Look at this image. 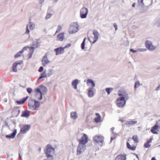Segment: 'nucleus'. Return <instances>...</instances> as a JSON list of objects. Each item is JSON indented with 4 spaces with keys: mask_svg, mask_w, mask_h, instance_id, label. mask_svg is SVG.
<instances>
[{
    "mask_svg": "<svg viewBox=\"0 0 160 160\" xmlns=\"http://www.w3.org/2000/svg\"><path fill=\"white\" fill-rule=\"evenodd\" d=\"M27 90L28 93L30 94L32 91V89L31 88H27Z\"/></svg>",
    "mask_w": 160,
    "mask_h": 160,
    "instance_id": "44",
    "label": "nucleus"
},
{
    "mask_svg": "<svg viewBox=\"0 0 160 160\" xmlns=\"http://www.w3.org/2000/svg\"><path fill=\"white\" fill-rule=\"evenodd\" d=\"M152 140V138H150V139H149V140L147 142L148 143H150L151 142Z\"/></svg>",
    "mask_w": 160,
    "mask_h": 160,
    "instance_id": "61",
    "label": "nucleus"
},
{
    "mask_svg": "<svg viewBox=\"0 0 160 160\" xmlns=\"http://www.w3.org/2000/svg\"><path fill=\"white\" fill-rule=\"evenodd\" d=\"M17 133V130L16 129H15L13 131V132L10 134V135H7L6 136V138H14Z\"/></svg>",
    "mask_w": 160,
    "mask_h": 160,
    "instance_id": "15",
    "label": "nucleus"
},
{
    "mask_svg": "<svg viewBox=\"0 0 160 160\" xmlns=\"http://www.w3.org/2000/svg\"><path fill=\"white\" fill-rule=\"evenodd\" d=\"M46 77V75L45 72L41 73V76L38 78L37 80V82H38L41 79L43 78H45Z\"/></svg>",
    "mask_w": 160,
    "mask_h": 160,
    "instance_id": "32",
    "label": "nucleus"
},
{
    "mask_svg": "<svg viewBox=\"0 0 160 160\" xmlns=\"http://www.w3.org/2000/svg\"><path fill=\"white\" fill-rule=\"evenodd\" d=\"M137 122H138L136 120L133 121L132 120H130L126 122L125 123V124L130 126L135 124L137 123Z\"/></svg>",
    "mask_w": 160,
    "mask_h": 160,
    "instance_id": "19",
    "label": "nucleus"
},
{
    "mask_svg": "<svg viewBox=\"0 0 160 160\" xmlns=\"http://www.w3.org/2000/svg\"><path fill=\"white\" fill-rule=\"evenodd\" d=\"M114 129V128L112 127V128H111V131H112V132L113 134L114 133L113 132V131Z\"/></svg>",
    "mask_w": 160,
    "mask_h": 160,
    "instance_id": "63",
    "label": "nucleus"
},
{
    "mask_svg": "<svg viewBox=\"0 0 160 160\" xmlns=\"http://www.w3.org/2000/svg\"><path fill=\"white\" fill-rule=\"evenodd\" d=\"M40 105V102L36 101V99H31L28 101V106L31 109L37 110Z\"/></svg>",
    "mask_w": 160,
    "mask_h": 160,
    "instance_id": "1",
    "label": "nucleus"
},
{
    "mask_svg": "<svg viewBox=\"0 0 160 160\" xmlns=\"http://www.w3.org/2000/svg\"><path fill=\"white\" fill-rule=\"evenodd\" d=\"M35 91L36 92V93H39V94L42 93L41 91L40 88H37L35 89Z\"/></svg>",
    "mask_w": 160,
    "mask_h": 160,
    "instance_id": "41",
    "label": "nucleus"
},
{
    "mask_svg": "<svg viewBox=\"0 0 160 160\" xmlns=\"http://www.w3.org/2000/svg\"><path fill=\"white\" fill-rule=\"evenodd\" d=\"M42 64L43 66H45L46 64L48 63L49 61L48 60L46 56H45L42 60Z\"/></svg>",
    "mask_w": 160,
    "mask_h": 160,
    "instance_id": "25",
    "label": "nucleus"
},
{
    "mask_svg": "<svg viewBox=\"0 0 160 160\" xmlns=\"http://www.w3.org/2000/svg\"><path fill=\"white\" fill-rule=\"evenodd\" d=\"M22 53V52H21V51L17 53L14 56V58H15L19 57L21 56V54Z\"/></svg>",
    "mask_w": 160,
    "mask_h": 160,
    "instance_id": "40",
    "label": "nucleus"
},
{
    "mask_svg": "<svg viewBox=\"0 0 160 160\" xmlns=\"http://www.w3.org/2000/svg\"><path fill=\"white\" fill-rule=\"evenodd\" d=\"M17 133V130L16 129H15L13 131V132L10 134V135H7L6 136V138H14Z\"/></svg>",
    "mask_w": 160,
    "mask_h": 160,
    "instance_id": "16",
    "label": "nucleus"
},
{
    "mask_svg": "<svg viewBox=\"0 0 160 160\" xmlns=\"http://www.w3.org/2000/svg\"><path fill=\"white\" fill-rule=\"evenodd\" d=\"M27 48H29V47H25L22 49L21 50V52H22V53L25 50H27Z\"/></svg>",
    "mask_w": 160,
    "mask_h": 160,
    "instance_id": "48",
    "label": "nucleus"
},
{
    "mask_svg": "<svg viewBox=\"0 0 160 160\" xmlns=\"http://www.w3.org/2000/svg\"><path fill=\"white\" fill-rule=\"evenodd\" d=\"M22 150L21 149H19L18 151L19 152V158H22V156L21 155Z\"/></svg>",
    "mask_w": 160,
    "mask_h": 160,
    "instance_id": "53",
    "label": "nucleus"
},
{
    "mask_svg": "<svg viewBox=\"0 0 160 160\" xmlns=\"http://www.w3.org/2000/svg\"><path fill=\"white\" fill-rule=\"evenodd\" d=\"M79 25L77 22L72 23L68 29L69 33L73 34L78 31Z\"/></svg>",
    "mask_w": 160,
    "mask_h": 160,
    "instance_id": "2",
    "label": "nucleus"
},
{
    "mask_svg": "<svg viewBox=\"0 0 160 160\" xmlns=\"http://www.w3.org/2000/svg\"><path fill=\"white\" fill-rule=\"evenodd\" d=\"M93 89V88H90L88 89V96L90 98H92L94 96Z\"/></svg>",
    "mask_w": 160,
    "mask_h": 160,
    "instance_id": "22",
    "label": "nucleus"
},
{
    "mask_svg": "<svg viewBox=\"0 0 160 160\" xmlns=\"http://www.w3.org/2000/svg\"><path fill=\"white\" fill-rule=\"evenodd\" d=\"M22 63V62L21 61H17L14 62L13 64L12 71L13 72H17L18 71L17 68V66L18 65H21Z\"/></svg>",
    "mask_w": 160,
    "mask_h": 160,
    "instance_id": "13",
    "label": "nucleus"
},
{
    "mask_svg": "<svg viewBox=\"0 0 160 160\" xmlns=\"http://www.w3.org/2000/svg\"><path fill=\"white\" fill-rule=\"evenodd\" d=\"M43 70V68L42 66H41L39 69L38 70V71L39 72H41Z\"/></svg>",
    "mask_w": 160,
    "mask_h": 160,
    "instance_id": "51",
    "label": "nucleus"
},
{
    "mask_svg": "<svg viewBox=\"0 0 160 160\" xmlns=\"http://www.w3.org/2000/svg\"><path fill=\"white\" fill-rule=\"evenodd\" d=\"M135 5H136V3L135 2L133 3V4L132 5V7H134Z\"/></svg>",
    "mask_w": 160,
    "mask_h": 160,
    "instance_id": "64",
    "label": "nucleus"
},
{
    "mask_svg": "<svg viewBox=\"0 0 160 160\" xmlns=\"http://www.w3.org/2000/svg\"><path fill=\"white\" fill-rule=\"evenodd\" d=\"M57 148V145H55L54 146H52L51 145V153L52 152L54 153L55 152V149Z\"/></svg>",
    "mask_w": 160,
    "mask_h": 160,
    "instance_id": "33",
    "label": "nucleus"
},
{
    "mask_svg": "<svg viewBox=\"0 0 160 160\" xmlns=\"http://www.w3.org/2000/svg\"><path fill=\"white\" fill-rule=\"evenodd\" d=\"M95 121L97 123H99L101 122V116L99 115L98 117L95 118Z\"/></svg>",
    "mask_w": 160,
    "mask_h": 160,
    "instance_id": "36",
    "label": "nucleus"
},
{
    "mask_svg": "<svg viewBox=\"0 0 160 160\" xmlns=\"http://www.w3.org/2000/svg\"><path fill=\"white\" fill-rule=\"evenodd\" d=\"M156 23L157 24V25L159 27H160V20L158 19V20L156 22Z\"/></svg>",
    "mask_w": 160,
    "mask_h": 160,
    "instance_id": "50",
    "label": "nucleus"
},
{
    "mask_svg": "<svg viewBox=\"0 0 160 160\" xmlns=\"http://www.w3.org/2000/svg\"><path fill=\"white\" fill-rule=\"evenodd\" d=\"M118 95L119 96V98L122 99L127 100L129 98L128 94L124 91H119Z\"/></svg>",
    "mask_w": 160,
    "mask_h": 160,
    "instance_id": "4",
    "label": "nucleus"
},
{
    "mask_svg": "<svg viewBox=\"0 0 160 160\" xmlns=\"http://www.w3.org/2000/svg\"><path fill=\"white\" fill-rule=\"evenodd\" d=\"M140 85L139 82L138 81H136L135 83L134 86V89L138 88Z\"/></svg>",
    "mask_w": 160,
    "mask_h": 160,
    "instance_id": "39",
    "label": "nucleus"
},
{
    "mask_svg": "<svg viewBox=\"0 0 160 160\" xmlns=\"http://www.w3.org/2000/svg\"><path fill=\"white\" fill-rule=\"evenodd\" d=\"M17 133V130L16 129H15L13 131V132L10 134V135H7L6 136V138H14Z\"/></svg>",
    "mask_w": 160,
    "mask_h": 160,
    "instance_id": "14",
    "label": "nucleus"
},
{
    "mask_svg": "<svg viewBox=\"0 0 160 160\" xmlns=\"http://www.w3.org/2000/svg\"><path fill=\"white\" fill-rule=\"evenodd\" d=\"M115 138V137H111V141H110V142H111Z\"/></svg>",
    "mask_w": 160,
    "mask_h": 160,
    "instance_id": "62",
    "label": "nucleus"
},
{
    "mask_svg": "<svg viewBox=\"0 0 160 160\" xmlns=\"http://www.w3.org/2000/svg\"><path fill=\"white\" fill-rule=\"evenodd\" d=\"M44 152L47 157H50V144L47 145V148L44 150Z\"/></svg>",
    "mask_w": 160,
    "mask_h": 160,
    "instance_id": "17",
    "label": "nucleus"
},
{
    "mask_svg": "<svg viewBox=\"0 0 160 160\" xmlns=\"http://www.w3.org/2000/svg\"><path fill=\"white\" fill-rule=\"evenodd\" d=\"M28 98V96L23 98L21 99L17 100L16 101L18 105L23 104L27 100Z\"/></svg>",
    "mask_w": 160,
    "mask_h": 160,
    "instance_id": "18",
    "label": "nucleus"
},
{
    "mask_svg": "<svg viewBox=\"0 0 160 160\" xmlns=\"http://www.w3.org/2000/svg\"><path fill=\"white\" fill-rule=\"evenodd\" d=\"M64 38V33L62 32L60 33L57 36L58 40L60 41H62Z\"/></svg>",
    "mask_w": 160,
    "mask_h": 160,
    "instance_id": "24",
    "label": "nucleus"
},
{
    "mask_svg": "<svg viewBox=\"0 0 160 160\" xmlns=\"http://www.w3.org/2000/svg\"><path fill=\"white\" fill-rule=\"evenodd\" d=\"M88 10L86 8H82L80 10V16L82 18H85L87 17L88 13Z\"/></svg>",
    "mask_w": 160,
    "mask_h": 160,
    "instance_id": "5",
    "label": "nucleus"
},
{
    "mask_svg": "<svg viewBox=\"0 0 160 160\" xmlns=\"http://www.w3.org/2000/svg\"><path fill=\"white\" fill-rule=\"evenodd\" d=\"M35 49V47H32L30 48V50L29 52L31 53L32 54H33Z\"/></svg>",
    "mask_w": 160,
    "mask_h": 160,
    "instance_id": "42",
    "label": "nucleus"
},
{
    "mask_svg": "<svg viewBox=\"0 0 160 160\" xmlns=\"http://www.w3.org/2000/svg\"><path fill=\"white\" fill-rule=\"evenodd\" d=\"M94 140L97 143H102L103 141V137L101 135H97L94 137Z\"/></svg>",
    "mask_w": 160,
    "mask_h": 160,
    "instance_id": "12",
    "label": "nucleus"
},
{
    "mask_svg": "<svg viewBox=\"0 0 160 160\" xmlns=\"http://www.w3.org/2000/svg\"><path fill=\"white\" fill-rule=\"evenodd\" d=\"M31 128V126L29 125H25L21 129L20 132L22 134L26 133L29 131Z\"/></svg>",
    "mask_w": 160,
    "mask_h": 160,
    "instance_id": "9",
    "label": "nucleus"
},
{
    "mask_svg": "<svg viewBox=\"0 0 160 160\" xmlns=\"http://www.w3.org/2000/svg\"><path fill=\"white\" fill-rule=\"evenodd\" d=\"M113 26L115 28V30L116 31L118 29V26L116 23H114L113 24Z\"/></svg>",
    "mask_w": 160,
    "mask_h": 160,
    "instance_id": "52",
    "label": "nucleus"
},
{
    "mask_svg": "<svg viewBox=\"0 0 160 160\" xmlns=\"http://www.w3.org/2000/svg\"><path fill=\"white\" fill-rule=\"evenodd\" d=\"M132 139L134 140V141L135 142L138 143V137L137 135H134L132 138Z\"/></svg>",
    "mask_w": 160,
    "mask_h": 160,
    "instance_id": "35",
    "label": "nucleus"
},
{
    "mask_svg": "<svg viewBox=\"0 0 160 160\" xmlns=\"http://www.w3.org/2000/svg\"><path fill=\"white\" fill-rule=\"evenodd\" d=\"M54 50L56 55L62 54L64 52V48L62 47L56 48L54 49Z\"/></svg>",
    "mask_w": 160,
    "mask_h": 160,
    "instance_id": "11",
    "label": "nucleus"
},
{
    "mask_svg": "<svg viewBox=\"0 0 160 160\" xmlns=\"http://www.w3.org/2000/svg\"><path fill=\"white\" fill-rule=\"evenodd\" d=\"M113 90V88H108L106 89V91L107 92L108 94H109L111 91Z\"/></svg>",
    "mask_w": 160,
    "mask_h": 160,
    "instance_id": "38",
    "label": "nucleus"
},
{
    "mask_svg": "<svg viewBox=\"0 0 160 160\" xmlns=\"http://www.w3.org/2000/svg\"><path fill=\"white\" fill-rule=\"evenodd\" d=\"M71 116L72 118L73 119H76L78 117L77 114L76 112H72L71 113Z\"/></svg>",
    "mask_w": 160,
    "mask_h": 160,
    "instance_id": "30",
    "label": "nucleus"
},
{
    "mask_svg": "<svg viewBox=\"0 0 160 160\" xmlns=\"http://www.w3.org/2000/svg\"><path fill=\"white\" fill-rule=\"evenodd\" d=\"M71 46V44H68L67 45H66L65 47H63V48H64V49L65 48H68L69 47H70Z\"/></svg>",
    "mask_w": 160,
    "mask_h": 160,
    "instance_id": "55",
    "label": "nucleus"
},
{
    "mask_svg": "<svg viewBox=\"0 0 160 160\" xmlns=\"http://www.w3.org/2000/svg\"><path fill=\"white\" fill-rule=\"evenodd\" d=\"M115 160H126V157L122 154L119 155L116 157Z\"/></svg>",
    "mask_w": 160,
    "mask_h": 160,
    "instance_id": "26",
    "label": "nucleus"
},
{
    "mask_svg": "<svg viewBox=\"0 0 160 160\" xmlns=\"http://www.w3.org/2000/svg\"><path fill=\"white\" fill-rule=\"evenodd\" d=\"M126 101L119 98H118L117 100V106L120 108H123L125 106Z\"/></svg>",
    "mask_w": 160,
    "mask_h": 160,
    "instance_id": "8",
    "label": "nucleus"
},
{
    "mask_svg": "<svg viewBox=\"0 0 160 160\" xmlns=\"http://www.w3.org/2000/svg\"><path fill=\"white\" fill-rule=\"evenodd\" d=\"M86 149V145L79 143L77 149V155H79L83 153Z\"/></svg>",
    "mask_w": 160,
    "mask_h": 160,
    "instance_id": "3",
    "label": "nucleus"
},
{
    "mask_svg": "<svg viewBox=\"0 0 160 160\" xmlns=\"http://www.w3.org/2000/svg\"><path fill=\"white\" fill-rule=\"evenodd\" d=\"M61 29H62V27H61V26L60 25H59L58 26V27L57 29V30L56 32V33H57L59 32L60 31Z\"/></svg>",
    "mask_w": 160,
    "mask_h": 160,
    "instance_id": "45",
    "label": "nucleus"
},
{
    "mask_svg": "<svg viewBox=\"0 0 160 160\" xmlns=\"http://www.w3.org/2000/svg\"><path fill=\"white\" fill-rule=\"evenodd\" d=\"M145 45L147 48L150 51H153L156 48V46L153 45L152 42L150 41H146Z\"/></svg>",
    "mask_w": 160,
    "mask_h": 160,
    "instance_id": "7",
    "label": "nucleus"
},
{
    "mask_svg": "<svg viewBox=\"0 0 160 160\" xmlns=\"http://www.w3.org/2000/svg\"><path fill=\"white\" fill-rule=\"evenodd\" d=\"M158 126L157 125H154L151 130V132L153 134H157L158 132L156 131L157 130Z\"/></svg>",
    "mask_w": 160,
    "mask_h": 160,
    "instance_id": "27",
    "label": "nucleus"
},
{
    "mask_svg": "<svg viewBox=\"0 0 160 160\" xmlns=\"http://www.w3.org/2000/svg\"><path fill=\"white\" fill-rule=\"evenodd\" d=\"M127 148H130L131 147V146H130V144H129V143L128 142H127Z\"/></svg>",
    "mask_w": 160,
    "mask_h": 160,
    "instance_id": "58",
    "label": "nucleus"
},
{
    "mask_svg": "<svg viewBox=\"0 0 160 160\" xmlns=\"http://www.w3.org/2000/svg\"><path fill=\"white\" fill-rule=\"evenodd\" d=\"M30 116V111L28 110H26L22 112L21 117L25 118H28Z\"/></svg>",
    "mask_w": 160,
    "mask_h": 160,
    "instance_id": "21",
    "label": "nucleus"
},
{
    "mask_svg": "<svg viewBox=\"0 0 160 160\" xmlns=\"http://www.w3.org/2000/svg\"><path fill=\"white\" fill-rule=\"evenodd\" d=\"M151 145L149 144V143H148L147 142L145 143L144 144V147L146 148H148Z\"/></svg>",
    "mask_w": 160,
    "mask_h": 160,
    "instance_id": "46",
    "label": "nucleus"
},
{
    "mask_svg": "<svg viewBox=\"0 0 160 160\" xmlns=\"http://www.w3.org/2000/svg\"><path fill=\"white\" fill-rule=\"evenodd\" d=\"M86 39V38H85L84 39L83 41L81 44V48L82 49H83V50L85 48V43Z\"/></svg>",
    "mask_w": 160,
    "mask_h": 160,
    "instance_id": "37",
    "label": "nucleus"
},
{
    "mask_svg": "<svg viewBox=\"0 0 160 160\" xmlns=\"http://www.w3.org/2000/svg\"><path fill=\"white\" fill-rule=\"evenodd\" d=\"M146 49L145 48H142V49H139L138 51H141V52H145L146 51Z\"/></svg>",
    "mask_w": 160,
    "mask_h": 160,
    "instance_id": "54",
    "label": "nucleus"
},
{
    "mask_svg": "<svg viewBox=\"0 0 160 160\" xmlns=\"http://www.w3.org/2000/svg\"><path fill=\"white\" fill-rule=\"evenodd\" d=\"M32 54L31 53L29 52L28 58L30 59V58H31L32 57Z\"/></svg>",
    "mask_w": 160,
    "mask_h": 160,
    "instance_id": "60",
    "label": "nucleus"
},
{
    "mask_svg": "<svg viewBox=\"0 0 160 160\" xmlns=\"http://www.w3.org/2000/svg\"><path fill=\"white\" fill-rule=\"evenodd\" d=\"M78 83V80L76 79L73 81L72 83V85L75 89H77V85Z\"/></svg>",
    "mask_w": 160,
    "mask_h": 160,
    "instance_id": "23",
    "label": "nucleus"
},
{
    "mask_svg": "<svg viewBox=\"0 0 160 160\" xmlns=\"http://www.w3.org/2000/svg\"><path fill=\"white\" fill-rule=\"evenodd\" d=\"M87 84L88 86H92L91 88H93L95 87V84L93 80L88 79L87 80Z\"/></svg>",
    "mask_w": 160,
    "mask_h": 160,
    "instance_id": "20",
    "label": "nucleus"
},
{
    "mask_svg": "<svg viewBox=\"0 0 160 160\" xmlns=\"http://www.w3.org/2000/svg\"><path fill=\"white\" fill-rule=\"evenodd\" d=\"M49 18H50V13L48 12L46 16L45 17V19L46 20H47Z\"/></svg>",
    "mask_w": 160,
    "mask_h": 160,
    "instance_id": "47",
    "label": "nucleus"
},
{
    "mask_svg": "<svg viewBox=\"0 0 160 160\" xmlns=\"http://www.w3.org/2000/svg\"><path fill=\"white\" fill-rule=\"evenodd\" d=\"M28 25H27L26 27V34H29V30L28 29Z\"/></svg>",
    "mask_w": 160,
    "mask_h": 160,
    "instance_id": "49",
    "label": "nucleus"
},
{
    "mask_svg": "<svg viewBox=\"0 0 160 160\" xmlns=\"http://www.w3.org/2000/svg\"><path fill=\"white\" fill-rule=\"evenodd\" d=\"M88 142V137L86 134H84L82 137L79 139V143L86 145Z\"/></svg>",
    "mask_w": 160,
    "mask_h": 160,
    "instance_id": "6",
    "label": "nucleus"
},
{
    "mask_svg": "<svg viewBox=\"0 0 160 160\" xmlns=\"http://www.w3.org/2000/svg\"><path fill=\"white\" fill-rule=\"evenodd\" d=\"M130 52H132L133 53H135L137 52V50H134L132 49H130Z\"/></svg>",
    "mask_w": 160,
    "mask_h": 160,
    "instance_id": "56",
    "label": "nucleus"
},
{
    "mask_svg": "<svg viewBox=\"0 0 160 160\" xmlns=\"http://www.w3.org/2000/svg\"><path fill=\"white\" fill-rule=\"evenodd\" d=\"M30 25L29 26V28L31 30H33L34 28V25H33L32 22H30Z\"/></svg>",
    "mask_w": 160,
    "mask_h": 160,
    "instance_id": "43",
    "label": "nucleus"
},
{
    "mask_svg": "<svg viewBox=\"0 0 160 160\" xmlns=\"http://www.w3.org/2000/svg\"><path fill=\"white\" fill-rule=\"evenodd\" d=\"M136 147H132L131 146V147L129 148V149H130L132 150H134L135 149Z\"/></svg>",
    "mask_w": 160,
    "mask_h": 160,
    "instance_id": "57",
    "label": "nucleus"
},
{
    "mask_svg": "<svg viewBox=\"0 0 160 160\" xmlns=\"http://www.w3.org/2000/svg\"><path fill=\"white\" fill-rule=\"evenodd\" d=\"M40 43L38 42V40L35 41H33L32 43V46H33L35 48H38L39 46Z\"/></svg>",
    "mask_w": 160,
    "mask_h": 160,
    "instance_id": "31",
    "label": "nucleus"
},
{
    "mask_svg": "<svg viewBox=\"0 0 160 160\" xmlns=\"http://www.w3.org/2000/svg\"><path fill=\"white\" fill-rule=\"evenodd\" d=\"M138 4L139 6L142 7L144 6V3L143 2V0H138Z\"/></svg>",
    "mask_w": 160,
    "mask_h": 160,
    "instance_id": "34",
    "label": "nucleus"
},
{
    "mask_svg": "<svg viewBox=\"0 0 160 160\" xmlns=\"http://www.w3.org/2000/svg\"><path fill=\"white\" fill-rule=\"evenodd\" d=\"M160 90V84L156 88V91H158Z\"/></svg>",
    "mask_w": 160,
    "mask_h": 160,
    "instance_id": "59",
    "label": "nucleus"
},
{
    "mask_svg": "<svg viewBox=\"0 0 160 160\" xmlns=\"http://www.w3.org/2000/svg\"><path fill=\"white\" fill-rule=\"evenodd\" d=\"M42 93H35V97L38 100H41L42 99Z\"/></svg>",
    "mask_w": 160,
    "mask_h": 160,
    "instance_id": "29",
    "label": "nucleus"
},
{
    "mask_svg": "<svg viewBox=\"0 0 160 160\" xmlns=\"http://www.w3.org/2000/svg\"><path fill=\"white\" fill-rule=\"evenodd\" d=\"M93 34L94 36V40L93 42H92L90 38H88L89 41L92 42L93 44L98 39V37L100 35L99 33L97 31H94L93 32Z\"/></svg>",
    "mask_w": 160,
    "mask_h": 160,
    "instance_id": "10",
    "label": "nucleus"
},
{
    "mask_svg": "<svg viewBox=\"0 0 160 160\" xmlns=\"http://www.w3.org/2000/svg\"><path fill=\"white\" fill-rule=\"evenodd\" d=\"M40 88L43 94H45L46 93L47 90L46 88L43 85H41L40 86Z\"/></svg>",
    "mask_w": 160,
    "mask_h": 160,
    "instance_id": "28",
    "label": "nucleus"
}]
</instances>
